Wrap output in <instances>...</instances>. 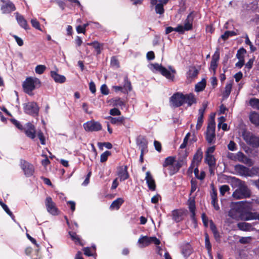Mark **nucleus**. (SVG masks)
I'll return each mask as SVG.
<instances>
[{
  "instance_id": "f257e3e1",
  "label": "nucleus",
  "mask_w": 259,
  "mask_h": 259,
  "mask_svg": "<svg viewBox=\"0 0 259 259\" xmlns=\"http://www.w3.org/2000/svg\"><path fill=\"white\" fill-rule=\"evenodd\" d=\"M150 68L154 72H160L162 75L170 80H174L176 73V70L171 67L170 66L168 67V69H166L161 65L157 63L151 64Z\"/></svg>"
},
{
  "instance_id": "f03ea898",
  "label": "nucleus",
  "mask_w": 259,
  "mask_h": 259,
  "mask_svg": "<svg viewBox=\"0 0 259 259\" xmlns=\"http://www.w3.org/2000/svg\"><path fill=\"white\" fill-rule=\"evenodd\" d=\"M40 80L35 77H27L23 83L24 91L29 95H32V91L40 86Z\"/></svg>"
},
{
  "instance_id": "7ed1b4c3",
  "label": "nucleus",
  "mask_w": 259,
  "mask_h": 259,
  "mask_svg": "<svg viewBox=\"0 0 259 259\" xmlns=\"http://www.w3.org/2000/svg\"><path fill=\"white\" fill-rule=\"evenodd\" d=\"M245 203L246 201L232 202L230 205L231 209L228 212L229 217L236 221L240 220V214Z\"/></svg>"
},
{
  "instance_id": "20e7f679",
  "label": "nucleus",
  "mask_w": 259,
  "mask_h": 259,
  "mask_svg": "<svg viewBox=\"0 0 259 259\" xmlns=\"http://www.w3.org/2000/svg\"><path fill=\"white\" fill-rule=\"evenodd\" d=\"M194 19L193 12L190 13L182 24L179 25L176 29V31L180 33H184L185 31L191 30L193 28V23Z\"/></svg>"
},
{
  "instance_id": "39448f33",
  "label": "nucleus",
  "mask_w": 259,
  "mask_h": 259,
  "mask_svg": "<svg viewBox=\"0 0 259 259\" xmlns=\"http://www.w3.org/2000/svg\"><path fill=\"white\" fill-rule=\"evenodd\" d=\"M250 192L244 182H241L238 189L233 193V197L236 199H240L249 197Z\"/></svg>"
},
{
  "instance_id": "423d86ee",
  "label": "nucleus",
  "mask_w": 259,
  "mask_h": 259,
  "mask_svg": "<svg viewBox=\"0 0 259 259\" xmlns=\"http://www.w3.org/2000/svg\"><path fill=\"white\" fill-rule=\"evenodd\" d=\"M215 123L213 117H212L208 122L206 132L205 138L207 142L209 143H214L215 139Z\"/></svg>"
},
{
  "instance_id": "0eeeda50",
  "label": "nucleus",
  "mask_w": 259,
  "mask_h": 259,
  "mask_svg": "<svg viewBox=\"0 0 259 259\" xmlns=\"http://www.w3.org/2000/svg\"><path fill=\"white\" fill-rule=\"evenodd\" d=\"M150 8L155 10L157 14L163 15L164 13V6L166 5L169 0H149Z\"/></svg>"
},
{
  "instance_id": "6e6552de",
  "label": "nucleus",
  "mask_w": 259,
  "mask_h": 259,
  "mask_svg": "<svg viewBox=\"0 0 259 259\" xmlns=\"http://www.w3.org/2000/svg\"><path fill=\"white\" fill-rule=\"evenodd\" d=\"M151 243L158 245L160 243V241L156 237L147 236H141L138 241V244L140 248L148 246Z\"/></svg>"
},
{
  "instance_id": "1a4fd4ad",
  "label": "nucleus",
  "mask_w": 259,
  "mask_h": 259,
  "mask_svg": "<svg viewBox=\"0 0 259 259\" xmlns=\"http://www.w3.org/2000/svg\"><path fill=\"white\" fill-rule=\"evenodd\" d=\"M23 109L25 113L33 116H37L39 108L36 102H30L23 104Z\"/></svg>"
},
{
  "instance_id": "9d476101",
  "label": "nucleus",
  "mask_w": 259,
  "mask_h": 259,
  "mask_svg": "<svg viewBox=\"0 0 259 259\" xmlns=\"http://www.w3.org/2000/svg\"><path fill=\"white\" fill-rule=\"evenodd\" d=\"M243 139L249 145L253 147H259V137L254 136L252 133L245 131L242 134Z\"/></svg>"
},
{
  "instance_id": "9b49d317",
  "label": "nucleus",
  "mask_w": 259,
  "mask_h": 259,
  "mask_svg": "<svg viewBox=\"0 0 259 259\" xmlns=\"http://www.w3.org/2000/svg\"><path fill=\"white\" fill-rule=\"evenodd\" d=\"M45 203L47 211L49 213L53 215H57L59 214V210L51 197L46 198Z\"/></svg>"
},
{
  "instance_id": "f8f14e48",
  "label": "nucleus",
  "mask_w": 259,
  "mask_h": 259,
  "mask_svg": "<svg viewBox=\"0 0 259 259\" xmlns=\"http://www.w3.org/2000/svg\"><path fill=\"white\" fill-rule=\"evenodd\" d=\"M202 155L203 152L202 150L200 148L198 149L194 154L191 164L188 169V173L192 174L193 172L194 166H198L199 163L201 161Z\"/></svg>"
},
{
  "instance_id": "ddd939ff",
  "label": "nucleus",
  "mask_w": 259,
  "mask_h": 259,
  "mask_svg": "<svg viewBox=\"0 0 259 259\" xmlns=\"http://www.w3.org/2000/svg\"><path fill=\"white\" fill-rule=\"evenodd\" d=\"M235 169L236 171L241 176H251L252 173L257 172L256 170L258 169L255 167H253L251 170H249L246 167L242 165H237L235 166Z\"/></svg>"
},
{
  "instance_id": "4468645a",
  "label": "nucleus",
  "mask_w": 259,
  "mask_h": 259,
  "mask_svg": "<svg viewBox=\"0 0 259 259\" xmlns=\"http://www.w3.org/2000/svg\"><path fill=\"white\" fill-rule=\"evenodd\" d=\"M184 95L182 93H177L170 98V102L173 106L180 107L184 103Z\"/></svg>"
},
{
  "instance_id": "2eb2a0df",
  "label": "nucleus",
  "mask_w": 259,
  "mask_h": 259,
  "mask_svg": "<svg viewBox=\"0 0 259 259\" xmlns=\"http://www.w3.org/2000/svg\"><path fill=\"white\" fill-rule=\"evenodd\" d=\"M20 166L26 176L30 177L33 175L34 168L32 164L24 160H21Z\"/></svg>"
},
{
  "instance_id": "dca6fc26",
  "label": "nucleus",
  "mask_w": 259,
  "mask_h": 259,
  "mask_svg": "<svg viewBox=\"0 0 259 259\" xmlns=\"http://www.w3.org/2000/svg\"><path fill=\"white\" fill-rule=\"evenodd\" d=\"M83 127L87 132L99 131L102 129V125L99 122L90 121L83 124Z\"/></svg>"
},
{
  "instance_id": "f3484780",
  "label": "nucleus",
  "mask_w": 259,
  "mask_h": 259,
  "mask_svg": "<svg viewBox=\"0 0 259 259\" xmlns=\"http://www.w3.org/2000/svg\"><path fill=\"white\" fill-rule=\"evenodd\" d=\"M26 136L31 139H34L36 136V131L34 126L30 122H28L24 128Z\"/></svg>"
},
{
  "instance_id": "a211bd4d",
  "label": "nucleus",
  "mask_w": 259,
  "mask_h": 259,
  "mask_svg": "<svg viewBox=\"0 0 259 259\" xmlns=\"http://www.w3.org/2000/svg\"><path fill=\"white\" fill-rule=\"evenodd\" d=\"M206 107L207 104L204 103L202 105V107L199 109L198 116L197 118V124L196 126V129L197 130H200L202 125L203 122V115Z\"/></svg>"
},
{
  "instance_id": "6ab92c4d",
  "label": "nucleus",
  "mask_w": 259,
  "mask_h": 259,
  "mask_svg": "<svg viewBox=\"0 0 259 259\" xmlns=\"http://www.w3.org/2000/svg\"><path fill=\"white\" fill-rule=\"evenodd\" d=\"M4 4L2 6L1 10L3 13H10L15 10L14 5L10 1H2Z\"/></svg>"
},
{
  "instance_id": "aec40b11",
  "label": "nucleus",
  "mask_w": 259,
  "mask_h": 259,
  "mask_svg": "<svg viewBox=\"0 0 259 259\" xmlns=\"http://www.w3.org/2000/svg\"><path fill=\"white\" fill-rule=\"evenodd\" d=\"M220 59V53L217 51L212 56V59L210 62L209 70L212 71L213 74L215 73L216 69L218 67V62Z\"/></svg>"
},
{
  "instance_id": "412c9836",
  "label": "nucleus",
  "mask_w": 259,
  "mask_h": 259,
  "mask_svg": "<svg viewBox=\"0 0 259 259\" xmlns=\"http://www.w3.org/2000/svg\"><path fill=\"white\" fill-rule=\"evenodd\" d=\"M117 175L120 181L127 179L129 175L127 172L126 166H119L117 169Z\"/></svg>"
},
{
  "instance_id": "4be33fe9",
  "label": "nucleus",
  "mask_w": 259,
  "mask_h": 259,
  "mask_svg": "<svg viewBox=\"0 0 259 259\" xmlns=\"http://www.w3.org/2000/svg\"><path fill=\"white\" fill-rule=\"evenodd\" d=\"M246 53V50L243 49H240L237 53L236 57L238 59L239 61L237 63H236V66L239 68H241L244 64V55Z\"/></svg>"
},
{
  "instance_id": "5701e85b",
  "label": "nucleus",
  "mask_w": 259,
  "mask_h": 259,
  "mask_svg": "<svg viewBox=\"0 0 259 259\" xmlns=\"http://www.w3.org/2000/svg\"><path fill=\"white\" fill-rule=\"evenodd\" d=\"M145 180L149 189L154 191L156 188L155 181L149 171H147L146 173Z\"/></svg>"
},
{
  "instance_id": "b1692460",
  "label": "nucleus",
  "mask_w": 259,
  "mask_h": 259,
  "mask_svg": "<svg viewBox=\"0 0 259 259\" xmlns=\"http://www.w3.org/2000/svg\"><path fill=\"white\" fill-rule=\"evenodd\" d=\"M185 211L182 209H176L172 211V218L176 222L183 220Z\"/></svg>"
},
{
  "instance_id": "393cba45",
  "label": "nucleus",
  "mask_w": 259,
  "mask_h": 259,
  "mask_svg": "<svg viewBox=\"0 0 259 259\" xmlns=\"http://www.w3.org/2000/svg\"><path fill=\"white\" fill-rule=\"evenodd\" d=\"M238 228L242 231L250 232L255 230L251 224L246 222H240L237 224Z\"/></svg>"
},
{
  "instance_id": "a878e982",
  "label": "nucleus",
  "mask_w": 259,
  "mask_h": 259,
  "mask_svg": "<svg viewBox=\"0 0 259 259\" xmlns=\"http://www.w3.org/2000/svg\"><path fill=\"white\" fill-rule=\"evenodd\" d=\"M110 105L115 107L122 108L125 106V103L124 100L120 98L112 99L109 101Z\"/></svg>"
},
{
  "instance_id": "bb28decb",
  "label": "nucleus",
  "mask_w": 259,
  "mask_h": 259,
  "mask_svg": "<svg viewBox=\"0 0 259 259\" xmlns=\"http://www.w3.org/2000/svg\"><path fill=\"white\" fill-rule=\"evenodd\" d=\"M234 160H238L246 164H250L251 162V160L246 157L241 152H239L236 154L234 156Z\"/></svg>"
},
{
  "instance_id": "cd10ccee",
  "label": "nucleus",
  "mask_w": 259,
  "mask_h": 259,
  "mask_svg": "<svg viewBox=\"0 0 259 259\" xmlns=\"http://www.w3.org/2000/svg\"><path fill=\"white\" fill-rule=\"evenodd\" d=\"M51 76L56 82L62 83L66 81V78L64 75L59 74L55 71H52Z\"/></svg>"
},
{
  "instance_id": "c85d7f7f",
  "label": "nucleus",
  "mask_w": 259,
  "mask_h": 259,
  "mask_svg": "<svg viewBox=\"0 0 259 259\" xmlns=\"http://www.w3.org/2000/svg\"><path fill=\"white\" fill-rule=\"evenodd\" d=\"M15 15L18 24L23 28L25 29H28V24L25 18L18 13H16Z\"/></svg>"
},
{
  "instance_id": "c756f323",
  "label": "nucleus",
  "mask_w": 259,
  "mask_h": 259,
  "mask_svg": "<svg viewBox=\"0 0 259 259\" xmlns=\"http://www.w3.org/2000/svg\"><path fill=\"white\" fill-rule=\"evenodd\" d=\"M256 212H247L240 214V220L243 221H250L255 220Z\"/></svg>"
},
{
  "instance_id": "7c9ffc66",
  "label": "nucleus",
  "mask_w": 259,
  "mask_h": 259,
  "mask_svg": "<svg viewBox=\"0 0 259 259\" xmlns=\"http://www.w3.org/2000/svg\"><path fill=\"white\" fill-rule=\"evenodd\" d=\"M124 200L121 198H118L115 200L110 205V209L112 210H117L123 203Z\"/></svg>"
},
{
  "instance_id": "2f4dec72",
  "label": "nucleus",
  "mask_w": 259,
  "mask_h": 259,
  "mask_svg": "<svg viewBox=\"0 0 259 259\" xmlns=\"http://www.w3.org/2000/svg\"><path fill=\"white\" fill-rule=\"evenodd\" d=\"M184 103H187L190 106L196 102L195 97L192 94L184 95Z\"/></svg>"
},
{
  "instance_id": "473e14b6",
  "label": "nucleus",
  "mask_w": 259,
  "mask_h": 259,
  "mask_svg": "<svg viewBox=\"0 0 259 259\" xmlns=\"http://www.w3.org/2000/svg\"><path fill=\"white\" fill-rule=\"evenodd\" d=\"M249 119L251 123L255 125H259V114L253 112L250 113Z\"/></svg>"
},
{
  "instance_id": "72a5a7b5",
  "label": "nucleus",
  "mask_w": 259,
  "mask_h": 259,
  "mask_svg": "<svg viewBox=\"0 0 259 259\" xmlns=\"http://www.w3.org/2000/svg\"><path fill=\"white\" fill-rule=\"evenodd\" d=\"M192 251L191 246L189 244H186L183 247L182 252L184 257L187 258L192 253Z\"/></svg>"
},
{
  "instance_id": "f704fd0d",
  "label": "nucleus",
  "mask_w": 259,
  "mask_h": 259,
  "mask_svg": "<svg viewBox=\"0 0 259 259\" xmlns=\"http://www.w3.org/2000/svg\"><path fill=\"white\" fill-rule=\"evenodd\" d=\"M198 73V70L195 68L192 67L189 69V70L187 73V78L191 81L192 79L197 76Z\"/></svg>"
},
{
  "instance_id": "c9c22d12",
  "label": "nucleus",
  "mask_w": 259,
  "mask_h": 259,
  "mask_svg": "<svg viewBox=\"0 0 259 259\" xmlns=\"http://www.w3.org/2000/svg\"><path fill=\"white\" fill-rule=\"evenodd\" d=\"M205 161L210 167V169L214 168L215 165V159L213 155H206Z\"/></svg>"
},
{
  "instance_id": "e433bc0d",
  "label": "nucleus",
  "mask_w": 259,
  "mask_h": 259,
  "mask_svg": "<svg viewBox=\"0 0 259 259\" xmlns=\"http://www.w3.org/2000/svg\"><path fill=\"white\" fill-rule=\"evenodd\" d=\"M107 119L109 120L112 124H116L121 123L124 121V117L123 116L118 117H112L111 116H108Z\"/></svg>"
},
{
  "instance_id": "4c0bfd02",
  "label": "nucleus",
  "mask_w": 259,
  "mask_h": 259,
  "mask_svg": "<svg viewBox=\"0 0 259 259\" xmlns=\"http://www.w3.org/2000/svg\"><path fill=\"white\" fill-rule=\"evenodd\" d=\"M187 155L186 154L185 156L183 158H180L178 159V160L177 161V163H176V170H178L179 168L182 167L183 165H184L186 164L187 161H186V157Z\"/></svg>"
},
{
  "instance_id": "58836bf2",
  "label": "nucleus",
  "mask_w": 259,
  "mask_h": 259,
  "mask_svg": "<svg viewBox=\"0 0 259 259\" xmlns=\"http://www.w3.org/2000/svg\"><path fill=\"white\" fill-rule=\"evenodd\" d=\"M238 34L237 31H226L224 34H222L221 37L224 40H226L229 37L235 36Z\"/></svg>"
},
{
  "instance_id": "ea45409f",
  "label": "nucleus",
  "mask_w": 259,
  "mask_h": 259,
  "mask_svg": "<svg viewBox=\"0 0 259 259\" xmlns=\"http://www.w3.org/2000/svg\"><path fill=\"white\" fill-rule=\"evenodd\" d=\"M205 86L206 81L205 79H202L195 85V91L197 92H201L204 89Z\"/></svg>"
},
{
  "instance_id": "a19ab883",
  "label": "nucleus",
  "mask_w": 259,
  "mask_h": 259,
  "mask_svg": "<svg viewBox=\"0 0 259 259\" xmlns=\"http://www.w3.org/2000/svg\"><path fill=\"white\" fill-rule=\"evenodd\" d=\"M205 245L207 250L208 254L211 255V245L209 241L208 235L207 233L205 234Z\"/></svg>"
},
{
  "instance_id": "79ce46f5",
  "label": "nucleus",
  "mask_w": 259,
  "mask_h": 259,
  "mask_svg": "<svg viewBox=\"0 0 259 259\" xmlns=\"http://www.w3.org/2000/svg\"><path fill=\"white\" fill-rule=\"evenodd\" d=\"M233 81H230L229 83H228L225 89V91L224 92V96L228 97L232 90V88Z\"/></svg>"
},
{
  "instance_id": "37998d69",
  "label": "nucleus",
  "mask_w": 259,
  "mask_h": 259,
  "mask_svg": "<svg viewBox=\"0 0 259 259\" xmlns=\"http://www.w3.org/2000/svg\"><path fill=\"white\" fill-rule=\"evenodd\" d=\"M175 162V157H172V156H169L165 159V160L163 164V166L164 167H166L168 166L172 165Z\"/></svg>"
},
{
  "instance_id": "c03bdc74",
  "label": "nucleus",
  "mask_w": 259,
  "mask_h": 259,
  "mask_svg": "<svg viewBox=\"0 0 259 259\" xmlns=\"http://www.w3.org/2000/svg\"><path fill=\"white\" fill-rule=\"evenodd\" d=\"M253 239L251 236L248 237H241L239 238V242L243 244L250 243Z\"/></svg>"
},
{
  "instance_id": "a18cd8bd",
  "label": "nucleus",
  "mask_w": 259,
  "mask_h": 259,
  "mask_svg": "<svg viewBox=\"0 0 259 259\" xmlns=\"http://www.w3.org/2000/svg\"><path fill=\"white\" fill-rule=\"evenodd\" d=\"M249 104L253 108L259 110V99L256 98L251 99L249 101Z\"/></svg>"
},
{
  "instance_id": "49530a36",
  "label": "nucleus",
  "mask_w": 259,
  "mask_h": 259,
  "mask_svg": "<svg viewBox=\"0 0 259 259\" xmlns=\"http://www.w3.org/2000/svg\"><path fill=\"white\" fill-rule=\"evenodd\" d=\"M123 88L124 90V91H123V93H127L132 89L131 82L127 79L124 80V83Z\"/></svg>"
},
{
  "instance_id": "de8ad7c7",
  "label": "nucleus",
  "mask_w": 259,
  "mask_h": 259,
  "mask_svg": "<svg viewBox=\"0 0 259 259\" xmlns=\"http://www.w3.org/2000/svg\"><path fill=\"white\" fill-rule=\"evenodd\" d=\"M147 143L143 141V142H141L139 144V148L141 150V157H143V155L144 154V153L146 152H147Z\"/></svg>"
},
{
  "instance_id": "09e8293b",
  "label": "nucleus",
  "mask_w": 259,
  "mask_h": 259,
  "mask_svg": "<svg viewBox=\"0 0 259 259\" xmlns=\"http://www.w3.org/2000/svg\"><path fill=\"white\" fill-rule=\"evenodd\" d=\"M46 66L44 65H38L35 68V72L36 74H41L46 69Z\"/></svg>"
},
{
  "instance_id": "8fccbe9b",
  "label": "nucleus",
  "mask_w": 259,
  "mask_h": 259,
  "mask_svg": "<svg viewBox=\"0 0 259 259\" xmlns=\"http://www.w3.org/2000/svg\"><path fill=\"white\" fill-rule=\"evenodd\" d=\"M30 22H31V24L32 27H33L34 28H35V29H36L37 30L42 31L40 26L39 22L36 20V19H35V18L32 19L31 20Z\"/></svg>"
},
{
  "instance_id": "3c124183",
  "label": "nucleus",
  "mask_w": 259,
  "mask_h": 259,
  "mask_svg": "<svg viewBox=\"0 0 259 259\" xmlns=\"http://www.w3.org/2000/svg\"><path fill=\"white\" fill-rule=\"evenodd\" d=\"M111 155V152L109 151H106L101 155L100 161L104 162L106 161L108 157Z\"/></svg>"
},
{
  "instance_id": "603ef678",
  "label": "nucleus",
  "mask_w": 259,
  "mask_h": 259,
  "mask_svg": "<svg viewBox=\"0 0 259 259\" xmlns=\"http://www.w3.org/2000/svg\"><path fill=\"white\" fill-rule=\"evenodd\" d=\"M93 47L95 49L98 55L101 53V48L102 47V45L100 44L99 42L95 41L93 42Z\"/></svg>"
},
{
  "instance_id": "864d4df0",
  "label": "nucleus",
  "mask_w": 259,
  "mask_h": 259,
  "mask_svg": "<svg viewBox=\"0 0 259 259\" xmlns=\"http://www.w3.org/2000/svg\"><path fill=\"white\" fill-rule=\"evenodd\" d=\"M69 235L71 239L74 240L75 243L81 244L79 237L74 232H69Z\"/></svg>"
},
{
  "instance_id": "5fc2aeb1",
  "label": "nucleus",
  "mask_w": 259,
  "mask_h": 259,
  "mask_svg": "<svg viewBox=\"0 0 259 259\" xmlns=\"http://www.w3.org/2000/svg\"><path fill=\"white\" fill-rule=\"evenodd\" d=\"M190 137V133H188L183 140L182 144L180 145V148L181 149H184L186 147L188 143V139Z\"/></svg>"
},
{
  "instance_id": "6e6d98bb",
  "label": "nucleus",
  "mask_w": 259,
  "mask_h": 259,
  "mask_svg": "<svg viewBox=\"0 0 259 259\" xmlns=\"http://www.w3.org/2000/svg\"><path fill=\"white\" fill-rule=\"evenodd\" d=\"M230 188L228 185H224L222 186L220 188V193L222 195H224L226 192L229 190Z\"/></svg>"
},
{
  "instance_id": "4d7b16f0",
  "label": "nucleus",
  "mask_w": 259,
  "mask_h": 259,
  "mask_svg": "<svg viewBox=\"0 0 259 259\" xmlns=\"http://www.w3.org/2000/svg\"><path fill=\"white\" fill-rule=\"evenodd\" d=\"M98 145L100 148H102L103 146L108 149H110L112 147V144L109 142L98 143Z\"/></svg>"
},
{
  "instance_id": "13d9d810",
  "label": "nucleus",
  "mask_w": 259,
  "mask_h": 259,
  "mask_svg": "<svg viewBox=\"0 0 259 259\" xmlns=\"http://www.w3.org/2000/svg\"><path fill=\"white\" fill-rule=\"evenodd\" d=\"M109 113L112 116H119L121 115V112L117 108H114L111 109Z\"/></svg>"
},
{
  "instance_id": "bf43d9fd",
  "label": "nucleus",
  "mask_w": 259,
  "mask_h": 259,
  "mask_svg": "<svg viewBox=\"0 0 259 259\" xmlns=\"http://www.w3.org/2000/svg\"><path fill=\"white\" fill-rule=\"evenodd\" d=\"M11 121L18 129H19L20 130H24V128H23L22 125L18 120H17L15 119H11Z\"/></svg>"
},
{
  "instance_id": "052dcab7",
  "label": "nucleus",
  "mask_w": 259,
  "mask_h": 259,
  "mask_svg": "<svg viewBox=\"0 0 259 259\" xmlns=\"http://www.w3.org/2000/svg\"><path fill=\"white\" fill-rule=\"evenodd\" d=\"M1 206H2L3 208L5 210V211L12 218H14V215L12 213V212L10 210L7 205L4 203H2Z\"/></svg>"
},
{
  "instance_id": "680f3d73",
  "label": "nucleus",
  "mask_w": 259,
  "mask_h": 259,
  "mask_svg": "<svg viewBox=\"0 0 259 259\" xmlns=\"http://www.w3.org/2000/svg\"><path fill=\"white\" fill-rule=\"evenodd\" d=\"M228 148L230 151H235L236 149V144L234 142L231 141L228 145Z\"/></svg>"
},
{
  "instance_id": "e2e57ef3",
  "label": "nucleus",
  "mask_w": 259,
  "mask_h": 259,
  "mask_svg": "<svg viewBox=\"0 0 259 259\" xmlns=\"http://www.w3.org/2000/svg\"><path fill=\"white\" fill-rule=\"evenodd\" d=\"M189 208L190 211H195V204L194 200L189 201Z\"/></svg>"
},
{
  "instance_id": "0e129e2a",
  "label": "nucleus",
  "mask_w": 259,
  "mask_h": 259,
  "mask_svg": "<svg viewBox=\"0 0 259 259\" xmlns=\"http://www.w3.org/2000/svg\"><path fill=\"white\" fill-rule=\"evenodd\" d=\"M37 136L40 141L42 145H45V138L44 136L43 133L41 132H39L37 134Z\"/></svg>"
},
{
  "instance_id": "69168bd1",
  "label": "nucleus",
  "mask_w": 259,
  "mask_h": 259,
  "mask_svg": "<svg viewBox=\"0 0 259 259\" xmlns=\"http://www.w3.org/2000/svg\"><path fill=\"white\" fill-rule=\"evenodd\" d=\"M100 90L101 93L104 95H107L109 94V90L106 84H103Z\"/></svg>"
},
{
  "instance_id": "338daca9",
  "label": "nucleus",
  "mask_w": 259,
  "mask_h": 259,
  "mask_svg": "<svg viewBox=\"0 0 259 259\" xmlns=\"http://www.w3.org/2000/svg\"><path fill=\"white\" fill-rule=\"evenodd\" d=\"M111 65L113 67H118V62L116 57H113L111 59Z\"/></svg>"
},
{
  "instance_id": "774afa93",
  "label": "nucleus",
  "mask_w": 259,
  "mask_h": 259,
  "mask_svg": "<svg viewBox=\"0 0 259 259\" xmlns=\"http://www.w3.org/2000/svg\"><path fill=\"white\" fill-rule=\"evenodd\" d=\"M14 38H15L16 41L17 42V44L19 46H22L23 45V40L19 37L16 35H13Z\"/></svg>"
}]
</instances>
